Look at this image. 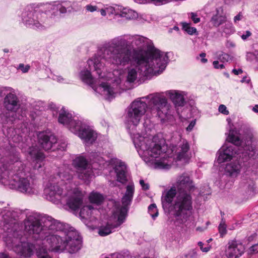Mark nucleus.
Segmentation results:
<instances>
[{
    "label": "nucleus",
    "instance_id": "obj_1",
    "mask_svg": "<svg viewBox=\"0 0 258 258\" xmlns=\"http://www.w3.org/2000/svg\"><path fill=\"white\" fill-rule=\"evenodd\" d=\"M148 107L162 119L172 117L171 105L163 92L150 94L131 103L127 111V128L140 156L147 162L150 157L155 158L154 167L158 169H168L174 162L188 163L191 156L187 141L183 140L178 146L172 145L168 148L161 137L147 134L146 130V133H140L138 125Z\"/></svg>",
    "mask_w": 258,
    "mask_h": 258
},
{
    "label": "nucleus",
    "instance_id": "obj_2",
    "mask_svg": "<svg viewBox=\"0 0 258 258\" xmlns=\"http://www.w3.org/2000/svg\"><path fill=\"white\" fill-rule=\"evenodd\" d=\"M138 50L146 58L156 59L157 62L168 63L167 53L155 48L151 40L141 35H124L116 37L104 43L100 47L97 54L87 61L88 68L80 72V78L90 85L93 90L110 100L119 92L120 81L110 83L101 80L106 78L104 61L108 60L117 67H124Z\"/></svg>",
    "mask_w": 258,
    "mask_h": 258
},
{
    "label": "nucleus",
    "instance_id": "obj_3",
    "mask_svg": "<svg viewBox=\"0 0 258 258\" xmlns=\"http://www.w3.org/2000/svg\"><path fill=\"white\" fill-rule=\"evenodd\" d=\"M24 225L25 231L35 241L34 244L23 240L21 232L18 231L9 232L4 239L8 248L21 256H31L34 249L48 254V252H61L64 250L73 253L81 248L78 234L64 230V225L51 217L40 219L37 213H32L27 216Z\"/></svg>",
    "mask_w": 258,
    "mask_h": 258
},
{
    "label": "nucleus",
    "instance_id": "obj_4",
    "mask_svg": "<svg viewBox=\"0 0 258 258\" xmlns=\"http://www.w3.org/2000/svg\"><path fill=\"white\" fill-rule=\"evenodd\" d=\"M73 171L68 167L59 169L60 181H49L44 189L45 198L52 203L64 204L73 210L79 209L83 204V194L78 188H69L73 179Z\"/></svg>",
    "mask_w": 258,
    "mask_h": 258
},
{
    "label": "nucleus",
    "instance_id": "obj_5",
    "mask_svg": "<svg viewBox=\"0 0 258 258\" xmlns=\"http://www.w3.org/2000/svg\"><path fill=\"white\" fill-rule=\"evenodd\" d=\"M0 182L29 196L36 195L40 191L38 184L31 176L30 168L19 160L18 155L10 157L9 162L3 165Z\"/></svg>",
    "mask_w": 258,
    "mask_h": 258
},
{
    "label": "nucleus",
    "instance_id": "obj_6",
    "mask_svg": "<svg viewBox=\"0 0 258 258\" xmlns=\"http://www.w3.org/2000/svg\"><path fill=\"white\" fill-rule=\"evenodd\" d=\"M142 52L136 50L133 57L127 64L126 80L129 83H134L144 77L159 75L165 69L167 64L157 62V60L145 59Z\"/></svg>",
    "mask_w": 258,
    "mask_h": 258
},
{
    "label": "nucleus",
    "instance_id": "obj_7",
    "mask_svg": "<svg viewBox=\"0 0 258 258\" xmlns=\"http://www.w3.org/2000/svg\"><path fill=\"white\" fill-rule=\"evenodd\" d=\"M53 110V115H56L58 112V121L65 125L72 133L76 134L86 144L93 143L97 138V134L91 127L78 120L64 107L60 109L54 104L50 105Z\"/></svg>",
    "mask_w": 258,
    "mask_h": 258
},
{
    "label": "nucleus",
    "instance_id": "obj_8",
    "mask_svg": "<svg viewBox=\"0 0 258 258\" xmlns=\"http://www.w3.org/2000/svg\"><path fill=\"white\" fill-rule=\"evenodd\" d=\"M226 140L232 144H225L219 150L217 159L219 163L230 160L233 157L238 158L248 156L250 158H254V148L249 143L247 144H244L234 131H230Z\"/></svg>",
    "mask_w": 258,
    "mask_h": 258
},
{
    "label": "nucleus",
    "instance_id": "obj_9",
    "mask_svg": "<svg viewBox=\"0 0 258 258\" xmlns=\"http://www.w3.org/2000/svg\"><path fill=\"white\" fill-rule=\"evenodd\" d=\"M91 157L93 160L92 165L89 164L86 159L81 155L77 157L73 161L78 177L85 182H89L94 177L96 170L101 169L108 165V162L97 153L93 154Z\"/></svg>",
    "mask_w": 258,
    "mask_h": 258
},
{
    "label": "nucleus",
    "instance_id": "obj_10",
    "mask_svg": "<svg viewBox=\"0 0 258 258\" xmlns=\"http://www.w3.org/2000/svg\"><path fill=\"white\" fill-rule=\"evenodd\" d=\"M191 193L178 192L176 200L170 211L180 224H184L194 221L192 216V201Z\"/></svg>",
    "mask_w": 258,
    "mask_h": 258
},
{
    "label": "nucleus",
    "instance_id": "obj_11",
    "mask_svg": "<svg viewBox=\"0 0 258 258\" xmlns=\"http://www.w3.org/2000/svg\"><path fill=\"white\" fill-rule=\"evenodd\" d=\"M22 20L26 26L36 30H44L48 26L45 15L30 7H26L22 12Z\"/></svg>",
    "mask_w": 258,
    "mask_h": 258
},
{
    "label": "nucleus",
    "instance_id": "obj_12",
    "mask_svg": "<svg viewBox=\"0 0 258 258\" xmlns=\"http://www.w3.org/2000/svg\"><path fill=\"white\" fill-rule=\"evenodd\" d=\"M5 97L4 105L6 109L15 113L20 108V104L15 89L10 87H0V97Z\"/></svg>",
    "mask_w": 258,
    "mask_h": 258
},
{
    "label": "nucleus",
    "instance_id": "obj_13",
    "mask_svg": "<svg viewBox=\"0 0 258 258\" xmlns=\"http://www.w3.org/2000/svg\"><path fill=\"white\" fill-rule=\"evenodd\" d=\"M126 211L123 209L117 212H113L109 221L105 225L100 226L98 230L99 234L101 236H106L112 232L115 228L119 227L125 220Z\"/></svg>",
    "mask_w": 258,
    "mask_h": 258
},
{
    "label": "nucleus",
    "instance_id": "obj_14",
    "mask_svg": "<svg viewBox=\"0 0 258 258\" xmlns=\"http://www.w3.org/2000/svg\"><path fill=\"white\" fill-rule=\"evenodd\" d=\"M38 142L41 147L45 150H55V145L57 144V138L50 132H43L38 135Z\"/></svg>",
    "mask_w": 258,
    "mask_h": 258
},
{
    "label": "nucleus",
    "instance_id": "obj_15",
    "mask_svg": "<svg viewBox=\"0 0 258 258\" xmlns=\"http://www.w3.org/2000/svg\"><path fill=\"white\" fill-rule=\"evenodd\" d=\"M245 250L242 242L237 240L229 241L226 248L225 253L228 258H238L240 256Z\"/></svg>",
    "mask_w": 258,
    "mask_h": 258
},
{
    "label": "nucleus",
    "instance_id": "obj_16",
    "mask_svg": "<svg viewBox=\"0 0 258 258\" xmlns=\"http://www.w3.org/2000/svg\"><path fill=\"white\" fill-rule=\"evenodd\" d=\"M176 186L178 192L191 193L196 188L192 180L186 174H183L177 178Z\"/></svg>",
    "mask_w": 258,
    "mask_h": 258
},
{
    "label": "nucleus",
    "instance_id": "obj_17",
    "mask_svg": "<svg viewBox=\"0 0 258 258\" xmlns=\"http://www.w3.org/2000/svg\"><path fill=\"white\" fill-rule=\"evenodd\" d=\"M28 154L30 156L31 159L35 162L34 168L39 169L44 165V160L45 156L39 148L37 146H32L28 149Z\"/></svg>",
    "mask_w": 258,
    "mask_h": 258
},
{
    "label": "nucleus",
    "instance_id": "obj_18",
    "mask_svg": "<svg viewBox=\"0 0 258 258\" xmlns=\"http://www.w3.org/2000/svg\"><path fill=\"white\" fill-rule=\"evenodd\" d=\"M175 106H183L185 103L184 92L177 90H169L165 92Z\"/></svg>",
    "mask_w": 258,
    "mask_h": 258
},
{
    "label": "nucleus",
    "instance_id": "obj_19",
    "mask_svg": "<svg viewBox=\"0 0 258 258\" xmlns=\"http://www.w3.org/2000/svg\"><path fill=\"white\" fill-rule=\"evenodd\" d=\"M116 165L114 168L116 174L117 180L121 183H125L127 181V168L126 165L123 162L115 159Z\"/></svg>",
    "mask_w": 258,
    "mask_h": 258
},
{
    "label": "nucleus",
    "instance_id": "obj_20",
    "mask_svg": "<svg viewBox=\"0 0 258 258\" xmlns=\"http://www.w3.org/2000/svg\"><path fill=\"white\" fill-rule=\"evenodd\" d=\"M241 165L239 161L232 162L226 165L225 172L232 177H237L240 173Z\"/></svg>",
    "mask_w": 258,
    "mask_h": 258
},
{
    "label": "nucleus",
    "instance_id": "obj_21",
    "mask_svg": "<svg viewBox=\"0 0 258 258\" xmlns=\"http://www.w3.org/2000/svg\"><path fill=\"white\" fill-rule=\"evenodd\" d=\"M176 194L175 187H172L170 189L163 192L162 197V202L164 208H169L170 204H171Z\"/></svg>",
    "mask_w": 258,
    "mask_h": 258
},
{
    "label": "nucleus",
    "instance_id": "obj_22",
    "mask_svg": "<svg viewBox=\"0 0 258 258\" xmlns=\"http://www.w3.org/2000/svg\"><path fill=\"white\" fill-rule=\"evenodd\" d=\"M239 190L246 197L253 195L254 191V183L251 180L243 181L240 184Z\"/></svg>",
    "mask_w": 258,
    "mask_h": 258
},
{
    "label": "nucleus",
    "instance_id": "obj_23",
    "mask_svg": "<svg viewBox=\"0 0 258 258\" xmlns=\"http://www.w3.org/2000/svg\"><path fill=\"white\" fill-rule=\"evenodd\" d=\"M2 217L4 222L6 225H12L15 223L14 221H15L18 217V214L14 211L8 210L3 215Z\"/></svg>",
    "mask_w": 258,
    "mask_h": 258
},
{
    "label": "nucleus",
    "instance_id": "obj_24",
    "mask_svg": "<svg viewBox=\"0 0 258 258\" xmlns=\"http://www.w3.org/2000/svg\"><path fill=\"white\" fill-rule=\"evenodd\" d=\"M96 212L97 211L95 210L91 205L85 206L81 209L80 216L82 219L91 220L92 215Z\"/></svg>",
    "mask_w": 258,
    "mask_h": 258
},
{
    "label": "nucleus",
    "instance_id": "obj_25",
    "mask_svg": "<svg viewBox=\"0 0 258 258\" xmlns=\"http://www.w3.org/2000/svg\"><path fill=\"white\" fill-rule=\"evenodd\" d=\"M226 19L225 15H220L217 13L212 17L211 22L214 26L218 27L225 23Z\"/></svg>",
    "mask_w": 258,
    "mask_h": 258
},
{
    "label": "nucleus",
    "instance_id": "obj_26",
    "mask_svg": "<svg viewBox=\"0 0 258 258\" xmlns=\"http://www.w3.org/2000/svg\"><path fill=\"white\" fill-rule=\"evenodd\" d=\"M132 200H133V198H132L130 197H127L125 195H124V196L122 198V206L120 207H118L115 208V210L113 211V212H117L118 211H121L123 209H124L126 211V212H125V218H126V216H127V210H128L127 207H128V206H129L131 204V203Z\"/></svg>",
    "mask_w": 258,
    "mask_h": 258
},
{
    "label": "nucleus",
    "instance_id": "obj_27",
    "mask_svg": "<svg viewBox=\"0 0 258 258\" xmlns=\"http://www.w3.org/2000/svg\"><path fill=\"white\" fill-rule=\"evenodd\" d=\"M89 200L92 203L100 205L104 200L103 196L99 193L92 192L89 196Z\"/></svg>",
    "mask_w": 258,
    "mask_h": 258
},
{
    "label": "nucleus",
    "instance_id": "obj_28",
    "mask_svg": "<svg viewBox=\"0 0 258 258\" xmlns=\"http://www.w3.org/2000/svg\"><path fill=\"white\" fill-rule=\"evenodd\" d=\"M224 24V25L221 28L222 33H224L226 35H230L234 32V27L231 23L226 21Z\"/></svg>",
    "mask_w": 258,
    "mask_h": 258
},
{
    "label": "nucleus",
    "instance_id": "obj_29",
    "mask_svg": "<svg viewBox=\"0 0 258 258\" xmlns=\"http://www.w3.org/2000/svg\"><path fill=\"white\" fill-rule=\"evenodd\" d=\"M122 17L128 19H135L138 17L137 13L131 9L123 8L121 12Z\"/></svg>",
    "mask_w": 258,
    "mask_h": 258
},
{
    "label": "nucleus",
    "instance_id": "obj_30",
    "mask_svg": "<svg viewBox=\"0 0 258 258\" xmlns=\"http://www.w3.org/2000/svg\"><path fill=\"white\" fill-rule=\"evenodd\" d=\"M218 231L221 237H223L227 234V226L223 219L218 226Z\"/></svg>",
    "mask_w": 258,
    "mask_h": 258
},
{
    "label": "nucleus",
    "instance_id": "obj_31",
    "mask_svg": "<svg viewBox=\"0 0 258 258\" xmlns=\"http://www.w3.org/2000/svg\"><path fill=\"white\" fill-rule=\"evenodd\" d=\"M148 212L153 219H155L158 216V211L155 204H152L149 206Z\"/></svg>",
    "mask_w": 258,
    "mask_h": 258
},
{
    "label": "nucleus",
    "instance_id": "obj_32",
    "mask_svg": "<svg viewBox=\"0 0 258 258\" xmlns=\"http://www.w3.org/2000/svg\"><path fill=\"white\" fill-rule=\"evenodd\" d=\"M135 192V186L133 182H130L126 187V191L125 193V196L130 197L132 198H133V196Z\"/></svg>",
    "mask_w": 258,
    "mask_h": 258
},
{
    "label": "nucleus",
    "instance_id": "obj_33",
    "mask_svg": "<svg viewBox=\"0 0 258 258\" xmlns=\"http://www.w3.org/2000/svg\"><path fill=\"white\" fill-rule=\"evenodd\" d=\"M183 29L190 35L194 34L197 32L196 28L191 27L190 25L186 23H182Z\"/></svg>",
    "mask_w": 258,
    "mask_h": 258
},
{
    "label": "nucleus",
    "instance_id": "obj_34",
    "mask_svg": "<svg viewBox=\"0 0 258 258\" xmlns=\"http://www.w3.org/2000/svg\"><path fill=\"white\" fill-rule=\"evenodd\" d=\"M219 59L222 62H229L232 61L233 57L229 54L226 53H222L219 56Z\"/></svg>",
    "mask_w": 258,
    "mask_h": 258
},
{
    "label": "nucleus",
    "instance_id": "obj_35",
    "mask_svg": "<svg viewBox=\"0 0 258 258\" xmlns=\"http://www.w3.org/2000/svg\"><path fill=\"white\" fill-rule=\"evenodd\" d=\"M53 10H58L60 13L64 14L67 12V9L61 3H58L53 6Z\"/></svg>",
    "mask_w": 258,
    "mask_h": 258
},
{
    "label": "nucleus",
    "instance_id": "obj_36",
    "mask_svg": "<svg viewBox=\"0 0 258 258\" xmlns=\"http://www.w3.org/2000/svg\"><path fill=\"white\" fill-rule=\"evenodd\" d=\"M18 69L20 70L23 73H26L29 70L30 66L29 65L25 66L23 63H20L18 67Z\"/></svg>",
    "mask_w": 258,
    "mask_h": 258
},
{
    "label": "nucleus",
    "instance_id": "obj_37",
    "mask_svg": "<svg viewBox=\"0 0 258 258\" xmlns=\"http://www.w3.org/2000/svg\"><path fill=\"white\" fill-rule=\"evenodd\" d=\"M198 245L200 246L201 250L203 252H208L210 249H211V246L209 245H208L207 246L204 247V243L202 242H198Z\"/></svg>",
    "mask_w": 258,
    "mask_h": 258
},
{
    "label": "nucleus",
    "instance_id": "obj_38",
    "mask_svg": "<svg viewBox=\"0 0 258 258\" xmlns=\"http://www.w3.org/2000/svg\"><path fill=\"white\" fill-rule=\"evenodd\" d=\"M51 77L53 80H55L59 83H65L66 82V79L62 78L61 76H60L52 74Z\"/></svg>",
    "mask_w": 258,
    "mask_h": 258
},
{
    "label": "nucleus",
    "instance_id": "obj_39",
    "mask_svg": "<svg viewBox=\"0 0 258 258\" xmlns=\"http://www.w3.org/2000/svg\"><path fill=\"white\" fill-rule=\"evenodd\" d=\"M244 18L242 12H239L236 15L233 19V21L235 24H237L239 21H241Z\"/></svg>",
    "mask_w": 258,
    "mask_h": 258
},
{
    "label": "nucleus",
    "instance_id": "obj_40",
    "mask_svg": "<svg viewBox=\"0 0 258 258\" xmlns=\"http://www.w3.org/2000/svg\"><path fill=\"white\" fill-rule=\"evenodd\" d=\"M219 111L224 115H228L229 111L225 105L221 104L219 106Z\"/></svg>",
    "mask_w": 258,
    "mask_h": 258
},
{
    "label": "nucleus",
    "instance_id": "obj_41",
    "mask_svg": "<svg viewBox=\"0 0 258 258\" xmlns=\"http://www.w3.org/2000/svg\"><path fill=\"white\" fill-rule=\"evenodd\" d=\"M62 5L68 10V11H71L72 9L73 4L74 3H72L71 1H64L61 3Z\"/></svg>",
    "mask_w": 258,
    "mask_h": 258
},
{
    "label": "nucleus",
    "instance_id": "obj_42",
    "mask_svg": "<svg viewBox=\"0 0 258 258\" xmlns=\"http://www.w3.org/2000/svg\"><path fill=\"white\" fill-rule=\"evenodd\" d=\"M85 9L87 11L89 12H94L98 10V7L96 6H93L91 4L86 6Z\"/></svg>",
    "mask_w": 258,
    "mask_h": 258
},
{
    "label": "nucleus",
    "instance_id": "obj_43",
    "mask_svg": "<svg viewBox=\"0 0 258 258\" xmlns=\"http://www.w3.org/2000/svg\"><path fill=\"white\" fill-rule=\"evenodd\" d=\"M109 10H111L110 14H113L114 11V9L113 8L111 7L106 8L105 9H101L100 11V13L102 16H105L106 15L107 12L106 11H108Z\"/></svg>",
    "mask_w": 258,
    "mask_h": 258
},
{
    "label": "nucleus",
    "instance_id": "obj_44",
    "mask_svg": "<svg viewBox=\"0 0 258 258\" xmlns=\"http://www.w3.org/2000/svg\"><path fill=\"white\" fill-rule=\"evenodd\" d=\"M140 184L144 190H147L149 189L150 186L148 183H146L143 179L140 180Z\"/></svg>",
    "mask_w": 258,
    "mask_h": 258
},
{
    "label": "nucleus",
    "instance_id": "obj_45",
    "mask_svg": "<svg viewBox=\"0 0 258 258\" xmlns=\"http://www.w3.org/2000/svg\"><path fill=\"white\" fill-rule=\"evenodd\" d=\"M191 19L195 23H198L200 21V18L198 17L197 14L194 13H191L190 14Z\"/></svg>",
    "mask_w": 258,
    "mask_h": 258
},
{
    "label": "nucleus",
    "instance_id": "obj_46",
    "mask_svg": "<svg viewBox=\"0 0 258 258\" xmlns=\"http://www.w3.org/2000/svg\"><path fill=\"white\" fill-rule=\"evenodd\" d=\"M213 65L214 68L217 69H223L224 68V66L223 64H219L218 60L214 61Z\"/></svg>",
    "mask_w": 258,
    "mask_h": 258
},
{
    "label": "nucleus",
    "instance_id": "obj_47",
    "mask_svg": "<svg viewBox=\"0 0 258 258\" xmlns=\"http://www.w3.org/2000/svg\"><path fill=\"white\" fill-rule=\"evenodd\" d=\"M251 253H255L258 252V243L251 246L249 248Z\"/></svg>",
    "mask_w": 258,
    "mask_h": 258
},
{
    "label": "nucleus",
    "instance_id": "obj_48",
    "mask_svg": "<svg viewBox=\"0 0 258 258\" xmlns=\"http://www.w3.org/2000/svg\"><path fill=\"white\" fill-rule=\"evenodd\" d=\"M36 252L38 258H51L48 254H43L42 253L40 252V250Z\"/></svg>",
    "mask_w": 258,
    "mask_h": 258
},
{
    "label": "nucleus",
    "instance_id": "obj_49",
    "mask_svg": "<svg viewBox=\"0 0 258 258\" xmlns=\"http://www.w3.org/2000/svg\"><path fill=\"white\" fill-rule=\"evenodd\" d=\"M196 124V120H192V121H191V122L189 124V125H188V126L186 127V131L187 132H190L191 131L194 126H195Z\"/></svg>",
    "mask_w": 258,
    "mask_h": 258
},
{
    "label": "nucleus",
    "instance_id": "obj_50",
    "mask_svg": "<svg viewBox=\"0 0 258 258\" xmlns=\"http://www.w3.org/2000/svg\"><path fill=\"white\" fill-rule=\"evenodd\" d=\"M251 35V32L249 31H246L244 34H242L241 36V38L243 40H246L248 37H249Z\"/></svg>",
    "mask_w": 258,
    "mask_h": 258
},
{
    "label": "nucleus",
    "instance_id": "obj_51",
    "mask_svg": "<svg viewBox=\"0 0 258 258\" xmlns=\"http://www.w3.org/2000/svg\"><path fill=\"white\" fill-rule=\"evenodd\" d=\"M0 258H12V257L6 252H0Z\"/></svg>",
    "mask_w": 258,
    "mask_h": 258
},
{
    "label": "nucleus",
    "instance_id": "obj_52",
    "mask_svg": "<svg viewBox=\"0 0 258 258\" xmlns=\"http://www.w3.org/2000/svg\"><path fill=\"white\" fill-rule=\"evenodd\" d=\"M250 79L248 77L245 76L243 77V78L241 80V82L242 83H246L247 84H248L250 82Z\"/></svg>",
    "mask_w": 258,
    "mask_h": 258
},
{
    "label": "nucleus",
    "instance_id": "obj_53",
    "mask_svg": "<svg viewBox=\"0 0 258 258\" xmlns=\"http://www.w3.org/2000/svg\"><path fill=\"white\" fill-rule=\"evenodd\" d=\"M243 72L242 70L241 69H233L232 70V73H234L236 75H238L240 74H241Z\"/></svg>",
    "mask_w": 258,
    "mask_h": 258
},
{
    "label": "nucleus",
    "instance_id": "obj_54",
    "mask_svg": "<svg viewBox=\"0 0 258 258\" xmlns=\"http://www.w3.org/2000/svg\"><path fill=\"white\" fill-rule=\"evenodd\" d=\"M67 144L64 143H62L61 145L59 146V147H57V149L61 150H64L66 149Z\"/></svg>",
    "mask_w": 258,
    "mask_h": 258
},
{
    "label": "nucleus",
    "instance_id": "obj_55",
    "mask_svg": "<svg viewBox=\"0 0 258 258\" xmlns=\"http://www.w3.org/2000/svg\"><path fill=\"white\" fill-rule=\"evenodd\" d=\"M252 110L256 113L258 112V105H255L253 108Z\"/></svg>",
    "mask_w": 258,
    "mask_h": 258
},
{
    "label": "nucleus",
    "instance_id": "obj_56",
    "mask_svg": "<svg viewBox=\"0 0 258 258\" xmlns=\"http://www.w3.org/2000/svg\"><path fill=\"white\" fill-rule=\"evenodd\" d=\"M9 120H11V121H12V119H9V118H6V119H5V120H4V121H3V123H6V122H8L9 121Z\"/></svg>",
    "mask_w": 258,
    "mask_h": 258
},
{
    "label": "nucleus",
    "instance_id": "obj_57",
    "mask_svg": "<svg viewBox=\"0 0 258 258\" xmlns=\"http://www.w3.org/2000/svg\"><path fill=\"white\" fill-rule=\"evenodd\" d=\"M201 61L203 62V63H206L207 61V59L206 58H205L204 57V58H202V59H201Z\"/></svg>",
    "mask_w": 258,
    "mask_h": 258
},
{
    "label": "nucleus",
    "instance_id": "obj_58",
    "mask_svg": "<svg viewBox=\"0 0 258 258\" xmlns=\"http://www.w3.org/2000/svg\"><path fill=\"white\" fill-rule=\"evenodd\" d=\"M200 56L202 57V58H204L206 56V53H202L200 54Z\"/></svg>",
    "mask_w": 258,
    "mask_h": 258
},
{
    "label": "nucleus",
    "instance_id": "obj_59",
    "mask_svg": "<svg viewBox=\"0 0 258 258\" xmlns=\"http://www.w3.org/2000/svg\"><path fill=\"white\" fill-rule=\"evenodd\" d=\"M196 230L197 231H203V230L200 227H198L196 228Z\"/></svg>",
    "mask_w": 258,
    "mask_h": 258
},
{
    "label": "nucleus",
    "instance_id": "obj_60",
    "mask_svg": "<svg viewBox=\"0 0 258 258\" xmlns=\"http://www.w3.org/2000/svg\"><path fill=\"white\" fill-rule=\"evenodd\" d=\"M4 51L5 52H9V50L8 49H4Z\"/></svg>",
    "mask_w": 258,
    "mask_h": 258
},
{
    "label": "nucleus",
    "instance_id": "obj_61",
    "mask_svg": "<svg viewBox=\"0 0 258 258\" xmlns=\"http://www.w3.org/2000/svg\"><path fill=\"white\" fill-rule=\"evenodd\" d=\"M174 30H178V28L177 27H174Z\"/></svg>",
    "mask_w": 258,
    "mask_h": 258
},
{
    "label": "nucleus",
    "instance_id": "obj_62",
    "mask_svg": "<svg viewBox=\"0 0 258 258\" xmlns=\"http://www.w3.org/2000/svg\"><path fill=\"white\" fill-rule=\"evenodd\" d=\"M111 10H109L108 11H106L107 13H110Z\"/></svg>",
    "mask_w": 258,
    "mask_h": 258
},
{
    "label": "nucleus",
    "instance_id": "obj_63",
    "mask_svg": "<svg viewBox=\"0 0 258 258\" xmlns=\"http://www.w3.org/2000/svg\"><path fill=\"white\" fill-rule=\"evenodd\" d=\"M212 241V239H210L208 240V242H210Z\"/></svg>",
    "mask_w": 258,
    "mask_h": 258
},
{
    "label": "nucleus",
    "instance_id": "obj_64",
    "mask_svg": "<svg viewBox=\"0 0 258 258\" xmlns=\"http://www.w3.org/2000/svg\"><path fill=\"white\" fill-rule=\"evenodd\" d=\"M209 223H210V222H207L206 224H207V225H209Z\"/></svg>",
    "mask_w": 258,
    "mask_h": 258
}]
</instances>
